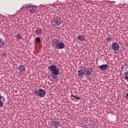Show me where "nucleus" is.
Masks as SVG:
<instances>
[{"label": "nucleus", "mask_w": 128, "mask_h": 128, "mask_svg": "<svg viewBox=\"0 0 128 128\" xmlns=\"http://www.w3.org/2000/svg\"><path fill=\"white\" fill-rule=\"evenodd\" d=\"M24 8H27L28 12L34 14L36 12V8L30 4H24Z\"/></svg>", "instance_id": "2"}, {"label": "nucleus", "mask_w": 128, "mask_h": 128, "mask_svg": "<svg viewBox=\"0 0 128 128\" xmlns=\"http://www.w3.org/2000/svg\"><path fill=\"white\" fill-rule=\"evenodd\" d=\"M112 48L115 52H116L120 50V45L116 42H114L112 44Z\"/></svg>", "instance_id": "5"}, {"label": "nucleus", "mask_w": 128, "mask_h": 128, "mask_svg": "<svg viewBox=\"0 0 128 128\" xmlns=\"http://www.w3.org/2000/svg\"><path fill=\"white\" fill-rule=\"evenodd\" d=\"M24 5L21 8L22 10H28V8H24Z\"/></svg>", "instance_id": "19"}, {"label": "nucleus", "mask_w": 128, "mask_h": 128, "mask_svg": "<svg viewBox=\"0 0 128 128\" xmlns=\"http://www.w3.org/2000/svg\"><path fill=\"white\" fill-rule=\"evenodd\" d=\"M60 126V124L58 122H54V126L56 127V128H58V126Z\"/></svg>", "instance_id": "16"}, {"label": "nucleus", "mask_w": 128, "mask_h": 128, "mask_svg": "<svg viewBox=\"0 0 128 128\" xmlns=\"http://www.w3.org/2000/svg\"><path fill=\"white\" fill-rule=\"evenodd\" d=\"M84 76H86V74L82 70H80L78 72V76L80 78H82L84 77Z\"/></svg>", "instance_id": "10"}, {"label": "nucleus", "mask_w": 128, "mask_h": 128, "mask_svg": "<svg viewBox=\"0 0 128 128\" xmlns=\"http://www.w3.org/2000/svg\"><path fill=\"white\" fill-rule=\"evenodd\" d=\"M34 92L36 96L40 98H44L46 96V90L42 88H40L38 90H36Z\"/></svg>", "instance_id": "3"}, {"label": "nucleus", "mask_w": 128, "mask_h": 128, "mask_svg": "<svg viewBox=\"0 0 128 128\" xmlns=\"http://www.w3.org/2000/svg\"><path fill=\"white\" fill-rule=\"evenodd\" d=\"M60 26L61 28H62L64 26V24H62Z\"/></svg>", "instance_id": "26"}, {"label": "nucleus", "mask_w": 128, "mask_h": 128, "mask_svg": "<svg viewBox=\"0 0 128 128\" xmlns=\"http://www.w3.org/2000/svg\"><path fill=\"white\" fill-rule=\"evenodd\" d=\"M48 70H50V72L52 73L54 76H58L60 72V70H58V68H56V66L54 65H51Z\"/></svg>", "instance_id": "1"}, {"label": "nucleus", "mask_w": 128, "mask_h": 128, "mask_svg": "<svg viewBox=\"0 0 128 128\" xmlns=\"http://www.w3.org/2000/svg\"><path fill=\"white\" fill-rule=\"evenodd\" d=\"M1 100H0V107L2 106H4V102H2L0 101Z\"/></svg>", "instance_id": "20"}, {"label": "nucleus", "mask_w": 128, "mask_h": 128, "mask_svg": "<svg viewBox=\"0 0 128 128\" xmlns=\"http://www.w3.org/2000/svg\"><path fill=\"white\" fill-rule=\"evenodd\" d=\"M99 68L104 72V70H107L108 68V64H102L101 66H98Z\"/></svg>", "instance_id": "8"}, {"label": "nucleus", "mask_w": 128, "mask_h": 128, "mask_svg": "<svg viewBox=\"0 0 128 128\" xmlns=\"http://www.w3.org/2000/svg\"><path fill=\"white\" fill-rule=\"evenodd\" d=\"M71 96L72 98H76V100H80V98L77 96H74V94H72Z\"/></svg>", "instance_id": "17"}, {"label": "nucleus", "mask_w": 128, "mask_h": 128, "mask_svg": "<svg viewBox=\"0 0 128 128\" xmlns=\"http://www.w3.org/2000/svg\"><path fill=\"white\" fill-rule=\"evenodd\" d=\"M84 76H86L87 78H88V75L85 74Z\"/></svg>", "instance_id": "22"}, {"label": "nucleus", "mask_w": 128, "mask_h": 128, "mask_svg": "<svg viewBox=\"0 0 128 128\" xmlns=\"http://www.w3.org/2000/svg\"><path fill=\"white\" fill-rule=\"evenodd\" d=\"M18 70H19L20 72H24V70H26V66H21L18 68Z\"/></svg>", "instance_id": "11"}, {"label": "nucleus", "mask_w": 128, "mask_h": 128, "mask_svg": "<svg viewBox=\"0 0 128 128\" xmlns=\"http://www.w3.org/2000/svg\"><path fill=\"white\" fill-rule=\"evenodd\" d=\"M2 98H3V100H4V97L2 96Z\"/></svg>", "instance_id": "23"}, {"label": "nucleus", "mask_w": 128, "mask_h": 128, "mask_svg": "<svg viewBox=\"0 0 128 128\" xmlns=\"http://www.w3.org/2000/svg\"><path fill=\"white\" fill-rule=\"evenodd\" d=\"M108 42H112V38L108 37L106 38Z\"/></svg>", "instance_id": "18"}, {"label": "nucleus", "mask_w": 128, "mask_h": 128, "mask_svg": "<svg viewBox=\"0 0 128 128\" xmlns=\"http://www.w3.org/2000/svg\"><path fill=\"white\" fill-rule=\"evenodd\" d=\"M58 48H60V50L64 48V44L62 42L59 43L58 44Z\"/></svg>", "instance_id": "13"}, {"label": "nucleus", "mask_w": 128, "mask_h": 128, "mask_svg": "<svg viewBox=\"0 0 128 128\" xmlns=\"http://www.w3.org/2000/svg\"><path fill=\"white\" fill-rule=\"evenodd\" d=\"M0 100H2V95L0 94Z\"/></svg>", "instance_id": "24"}, {"label": "nucleus", "mask_w": 128, "mask_h": 128, "mask_svg": "<svg viewBox=\"0 0 128 128\" xmlns=\"http://www.w3.org/2000/svg\"><path fill=\"white\" fill-rule=\"evenodd\" d=\"M60 42V40H56V39H54L52 40V46H54L55 48H58V42Z\"/></svg>", "instance_id": "9"}, {"label": "nucleus", "mask_w": 128, "mask_h": 128, "mask_svg": "<svg viewBox=\"0 0 128 128\" xmlns=\"http://www.w3.org/2000/svg\"><path fill=\"white\" fill-rule=\"evenodd\" d=\"M40 37H36L35 39V42L36 44H40Z\"/></svg>", "instance_id": "15"}, {"label": "nucleus", "mask_w": 128, "mask_h": 128, "mask_svg": "<svg viewBox=\"0 0 128 128\" xmlns=\"http://www.w3.org/2000/svg\"><path fill=\"white\" fill-rule=\"evenodd\" d=\"M52 26H60L62 20H60V19L58 18L56 19L54 18L52 20Z\"/></svg>", "instance_id": "4"}, {"label": "nucleus", "mask_w": 128, "mask_h": 128, "mask_svg": "<svg viewBox=\"0 0 128 128\" xmlns=\"http://www.w3.org/2000/svg\"><path fill=\"white\" fill-rule=\"evenodd\" d=\"M48 78L50 80H51V82H52V76H48Z\"/></svg>", "instance_id": "21"}, {"label": "nucleus", "mask_w": 128, "mask_h": 128, "mask_svg": "<svg viewBox=\"0 0 128 128\" xmlns=\"http://www.w3.org/2000/svg\"><path fill=\"white\" fill-rule=\"evenodd\" d=\"M35 32L37 34H42V30L41 28H37L36 30L35 31Z\"/></svg>", "instance_id": "12"}, {"label": "nucleus", "mask_w": 128, "mask_h": 128, "mask_svg": "<svg viewBox=\"0 0 128 128\" xmlns=\"http://www.w3.org/2000/svg\"><path fill=\"white\" fill-rule=\"evenodd\" d=\"M90 70L91 69H90L88 68H84V74H87L88 76H90L92 75V71H90Z\"/></svg>", "instance_id": "7"}, {"label": "nucleus", "mask_w": 128, "mask_h": 128, "mask_svg": "<svg viewBox=\"0 0 128 128\" xmlns=\"http://www.w3.org/2000/svg\"><path fill=\"white\" fill-rule=\"evenodd\" d=\"M15 38H16L18 40H22V36L20 34H18L15 36Z\"/></svg>", "instance_id": "14"}, {"label": "nucleus", "mask_w": 128, "mask_h": 128, "mask_svg": "<svg viewBox=\"0 0 128 128\" xmlns=\"http://www.w3.org/2000/svg\"><path fill=\"white\" fill-rule=\"evenodd\" d=\"M56 128L55 126H52V128Z\"/></svg>", "instance_id": "25"}, {"label": "nucleus", "mask_w": 128, "mask_h": 128, "mask_svg": "<svg viewBox=\"0 0 128 128\" xmlns=\"http://www.w3.org/2000/svg\"><path fill=\"white\" fill-rule=\"evenodd\" d=\"M72 100H74V98H71Z\"/></svg>", "instance_id": "27"}, {"label": "nucleus", "mask_w": 128, "mask_h": 128, "mask_svg": "<svg viewBox=\"0 0 128 128\" xmlns=\"http://www.w3.org/2000/svg\"><path fill=\"white\" fill-rule=\"evenodd\" d=\"M76 38L79 40L80 42H84L86 40V36L84 34H80L78 35L77 36Z\"/></svg>", "instance_id": "6"}]
</instances>
